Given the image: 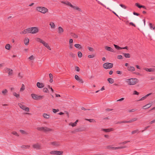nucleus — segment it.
I'll use <instances>...</instances> for the list:
<instances>
[{"mask_svg": "<svg viewBox=\"0 0 155 155\" xmlns=\"http://www.w3.org/2000/svg\"><path fill=\"white\" fill-rule=\"evenodd\" d=\"M61 2L62 3L68 6H70L74 10H76L79 12H81L82 11L81 9L78 7L75 4L74 5H72L70 2L67 1H62Z\"/></svg>", "mask_w": 155, "mask_h": 155, "instance_id": "1", "label": "nucleus"}, {"mask_svg": "<svg viewBox=\"0 0 155 155\" xmlns=\"http://www.w3.org/2000/svg\"><path fill=\"white\" fill-rule=\"evenodd\" d=\"M125 81L129 85H134L138 83L139 81L137 78H130L126 79Z\"/></svg>", "mask_w": 155, "mask_h": 155, "instance_id": "2", "label": "nucleus"}, {"mask_svg": "<svg viewBox=\"0 0 155 155\" xmlns=\"http://www.w3.org/2000/svg\"><path fill=\"white\" fill-rule=\"evenodd\" d=\"M36 10L42 14H45L48 13V10L46 7L42 6H38L36 8Z\"/></svg>", "mask_w": 155, "mask_h": 155, "instance_id": "3", "label": "nucleus"}, {"mask_svg": "<svg viewBox=\"0 0 155 155\" xmlns=\"http://www.w3.org/2000/svg\"><path fill=\"white\" fill-rule=\"evenodd\" d=\"M28 28L29 33L33 34H37L39 31L38 28L37 27H32Z\"/></svg>", "mask_w": 155, "mask_h": 155, "instance_id": "4", "label": "nucleus"}, {"mask_svg": "<svg viewBox=\"0 0 155 155\" xmlns=\"http://www.w3.org/2000/svg\"><path fill=\"white\" fill-rule=\"evenodd\" d=\"M31 95L32 98L34 100H39L44 98L43 96L39 95L34 93L31 94Z\"/></svg>", "mask_w": 155, "mask_h": 155, "instance_id": "5", "label": "nucleus"}, {"mask_svg": "<svg viewBox=\"0 0 155 155\" xmlns=\"http://www.w3.org/2000/svg\"><path fill=\"white\" fill-rule=\"evenodd\" d=\"M36 129L38 130L43 131L45 132L50 131L52 130L51 129L45 127H38Z\"/></svg>", "mask_w": 155, "mask_h": 155, "instance_id": "6", "label": "nucleus"}, {"mask_svg": "<svg viewBox=\"0 0 155 155\" xmlns=\"http://www.w3.org/2000/svg\"><path fill=\"white\" fill-rule=\"evenodd\" d=\"M5 72L8 74V76L9 77L12 76L13 74V70L10 68L5 67L4 69Z\"/></svg>", "mask_w": 155, "mask_h": 155, "instance_id": "7", "label": "nucleus"}, {"mask_svg": "<svg viewBox=\"0 0 155 155\" xmlns=\"http://www.w3.org/2000/svg\"><path fill=\"white\" fill-rule=\"evenodd\" d=\"M50 153L52 155H63V151L62 150H54L51 151Z\"/></svg>", "mask_w": 155, "mask_h": 155, "instance_id": "8", "label": "nucleus"}, {"mask_svg": "<svg viewBox=\"0 0 155 155\" xmlns=\"http://www.w3.org/2000/svg\"><path fill=\"white\" fill-rule=\"evenodd\" d=\"M18 105L20 108L28 112L29 111V108L28 107H27L26 106L23 105L21 103H18Z\"/></svg>", "mask_w": 155, "mask_h": 155, "instance_id": "9", "label": "nucleus"}, {"mask_svg": "<svg viewBox=\"0 0 155 155\" xmlns=\"http://www.w3.org/2000/svg\"><path fill=\"white\" fill-rule=\"evenodd\" d=\"M113 64L111 63H106L103 65V68L106 69H110L113 67Z\"/></svg>", "mask_w": 155, "mask_h": 155, "instance_id": "10", "label": "nucleus"}, {"mask_svg": "<svg viewBox=\"0 0 155 155\" xmlns=\"http://www.w3.org/2000/svg\"><path fill=\"white\" fill-rule=\"evenodd\" d=\"M33 147L37 150H40L41 149V144L38 143H36L32 145Z\"/></svg>", "mask_w": 155, "mask_h": 155, "instance_id": "11", "label": "nucleus"}, {"mask_svg": "<svg viewBox=\"0 0 155 155\" xmlns=\"http://www.w3.org/2000/svg\"><path fill=\"white\" fill-rule=\"evenodd\" d=\"M42 44L48 50H51V48L48 43L44 41Z\"/></svg>", "mask_w": 155, "mask_h": 155, "instance_id": "12", "label": "nucleus"}, {"mask_svg": "<svg viewBox=\"0 0 155 155\" xmlns=\"http://www.w3.org/2000/svg\"><path fill=\"white\" fill-rule=\"evenodd\" d=\"M101 131H104L106 133H108L113 131L114 130L112 128L108 129L102 128L101 130Z\"/></svg>", "mask_w": 155, "mask_h": 155, "instance_id": "13", "label": "nucleus"}, {"mask_svg": "<svg viewBox=\"0 0 155 155\" xmlns=\"http://www.w3.org/2000/svg\"><path fill=\"white\" fill-rule=\"evenodd\" d=\"M64 32V30L61 26H59L58 28V32L59 34H61Z\"/></svg>", "mask_w": 155, "mask_h": 155, "instance_id": "14", "label": "nucleus"}, {"mask_svg": "<svg viewBox=\"0 0 155 155\" xmlns=\"http://www.w3.org/2000/svg\"><path fill=\"white\" fill-rule=\"evenodd\" d=\"M49 25L51 29H54L55 28L56 25L53 22L50 21L49 23Z\"/></svg>", "mask_w": 155, "mask_h": 155, "instance_id": "15", "label": "nucleus"}, {"mask_svg": "<svg viewBox=\"0 0 155 155\" xmlns=\"http://www.w3.org/2000/svg\"><path fill=\"white\" fill-rule=\"evenodd\" d=\"M37 86L39 88H43L45 85L43 83H41L39 82H38L36 84Z\"/></svg>", "mask_w": 155, "mask_h": 155, "instance_id": "16", "label": "nucleus"}, {"mask_svg": "<svg viewBox=\"0 0 155 155\" xmlns=\"http://www.w3.org/2000/svg\"><path fill=\"white\" fill-rule=\"evenodd\" d=\"M152 104L151 103L148 104L143 106V107L142 108L143 109H147L151 107L152 106Z\"/></svg>", "mask_w": 155, "mask_h": 155, "instance_id": "17", "label": "nucleus"}, {"mask_svg": "<svg viewBox=\"0 0 155 155\" xmlns=\"http://www.w3.org/2000/svg\"><path fill=\"white\" fill-rule=\"evenodd\" d=\"M127 70L130 71L132 72L135 71V68L134 67L131 66H129L127 67Z\"/></svg>", "mask_w": 155, "mask_h": 155, "instance_id": "18", "label": "nucleus"}, {"mask_svg": "<svg viewBox=\"0 0 155 155\" xmlns=\"http://www.w3.org/2000/svg\"><path fill=\"white\" fill-rule=\"evenodd\" d=\"M28 33H29L28 28L24 30L23 31L20 32V34L21 35H25Z\"/></svg>", "mask_w": 155, "mask_h": 155, "instance_id": "19", "label": "nucleus"}, {"mask_svg": "<svg viewBox=\"0 0 155 155\" xmlns=\"http://www.w3.org/2000/svg\"><path fill=\"white\" fill-rule=\"evenodd\" d=\"M143 69L144 70L147 72H152L154 71V69L152 68H144Z\"/></svg>", "mask_w": 155, "mask_h": 155, "instance_id": "20", "label": "nucleus"}, {"mask_svg": "<svg viewBox=\"0 0 155 155\" xmlns=\"http://www.w3.org/2000/svg\"><path fill=\"white\" fill-rule=\"evenodd\" d=\"M24 42L25 45H28L29 43V39L28 38H25L24 40Z\"/></svg>", "mask_w": 155, "mask_h": 155, "instance_id": "21", "label": "nucleus"}, {"mask_svg": "<svg viewBox=\"0 0 155 155\" xmlns=\"http://www.w3.org/2000/svg\"><path fill=\"white\" fill-rule=\"evenodd\" d=\"M43 117L45 119H48L50 118V115L46 113H44L43 114Z\"/></svg>", "mask_w": 155, "mask_h": 155, "instance_id": "22", "label": "nucleus"}, {"mask_svg": "<svg viewBox=\"0 0 155 155\" xmlns=\"http://www.w3.org/2000/svg\"><path fill=\"white\" fill-rule=\"evenodd\" d=\"M149 26L150 29L151 30H154L155 32V26L153 25L151 23H150L149 24Z\"/></svg>", "mask_w": 155, "mask_h": 155, "instance_id": "23", "label": "nucleus"}, {"mask_svg": "<svg viewBox=\"0 0 155 155\" xmlns=\"http://www.w3.org/2000/svg\"><path fill=\"white\" fill-rule=\"evenodd\" d=\"M2 93L4 96H6L7 95L8 91L6 89H4L2 91Z\"/></svg>", "mask_w": 155, "mask_h": 155, "instance_id": "24", "label": "nucleus"}, {"mask_svg": "<svg viewBox=\"0 0 155 155\" xmlns=\"http://www.w3.org/2000/svg\"><path fill=\"white\" fill-rule=\"evenodd\" d=\"M104 48L105 49L108 51L112 52L114 51L113 49L110 47L106 46L104 47Z\"/></svg>", "mask_w": 155, "mask_h": 155, "instance_id": "25", "label": "nucleus"}, {"mask_svg": "<svg viewBox=\"0 0 155 155\" xmlns=\"http://www.w3.org/2000/svg\"><path fill=\"white\" fill-rule=\"evenodd\" d=\"M125 147H111L110 148L113 150H117L120 149L122 148H125Z\"/></svg>", "mask_w": 155, "mask_h": 155, "instance_id": "26", "label": "nucleus"}, {"mask_svg": "<svg viewBox=\"0 0 155 155\" xmlns=\"http://www.w3.org/2000/svg\"><path fill=\"white\" fill-rule=\"evenodd\" d=\"M51 144L52 146L57 147L60 145L59 143L58 142H52L51 143Z\"/></svg>", "mask_w": 155, "mask_h": 155, "instance_id": "27", "label": "nucleus"}, {"mask_svg": "<svg viewBox=\"0 0 155 155\" xmlns=\"http://www.w3.org/2000/svg\"><path fill=\"white\" fill-rule=\"evenodd\" d=\"M137 118H133L130 120H129L127 121V122L128 123H132L133 122L135 121H137Z\"/></svg>", "mask_w": 155, "mask_h": 155, "instance_id": "28", "label": "nucleus"}, {"mask_svg": "<svg viewBox=\"0 0 155 155\" xmlns=\"http://www.w3.org/2000/svg\"><path fill=\"white\" fill-rule=\"evenodd\" d=\"M13 95L15 96L16 98H19L20 97V94H17L15 92H14L12 93Z\"/></svg>", "mask_w": 155, "mask_h": 155, "instance_id": "29", "label": "nucleus"}, {"mask_svg": "<svg viewBox=\"0 0 155 155\" xmlns=\"http://www.w3.org/2000/svg\"><path fill=\"white\" fill-rule=\"evenodd\" d=\"M49 78H50V80H49V82L50 83H52L53 82V76L52 74H51V73L49 74Z\"/></svg>", "mask_w": 155, "mask_h": 155, "instance_id": "30", "label": "nucleus"}, {"mask_svg": "<svg viewBox=\"0 0 155 155\" xmlns=\"http://www.w3.org/2000/svg\"><path fill=\"white\" fill-rule=\"evenodd\" d=\"M107 81L110 84H111L113 83L114 82V79L110 78H108L107 79Z\"/></svg>", "mask_w": 155, "mask_h": 155, "instance_id": "31", "label": "nucleus"}, {"mask_svg": "<svg viewBox=\"0 0 155 155\" xmlns=\"http://www.w3.org/2000/svg\"><path fill=\"white\" fill-rule=\"evenodd\" d=\"M74 46L77 48L79 49H81L82 47L79 44H75L74 45Z\"/></svg>", "mask_w": 155, "mask_h": 155, "instance_id": "32", "label": "nucleus"}, {"mask_svg": "<svg viewBox=\"0 0 155 155\" xmlns=\"http://www.w3.org/2000/svg\"><path fill=\"white\" fill-rule=\"evenodd\" d=\"M86 120H87L89 121L91 123H95L96 122V120L93 119H85Z\"/></svg>", "mask_w": 155, "mask_h": 155, "instance_id": "33", "label": "nucleus"}, {"mask_svg": "<svg viewBox=\"0 0 155 155\" xmlns=\"http://www.w3.org/2000/svg\"><path fill=\"white\" fill-rule=\"evenodd\" d=\"M30 147V145H23L21 146V147L22 148L24 149L29 148Z\"/></svg>", "mask_w": 155, "mask_h": 155, "instance_id": "34", "label": "nucleus"}, {"mask_svg": "<svg viewBox=\"0 0 155 155\" xmlns=\"http://www.w3.org/2000/svg\"><path fill=\"white\" fill-rule=\"evenodd\" d=\"M123 54L126 58H130V55L129 54L123 53Z\"/></svg>", "mask_w": 155, "mask_h": 155, "instance_id": "35", "label": "nucleus"}, {"mask_svg": "<svg viewBox=\"0 0 155 155\" xmlns=\"http://www.w3.org/2000/svg\"><path fill=\"white\" fill-rule=\"evenodd\" d=\"M25 89V87L24 85L23 84H22L21 85V88L20 91H24Z\"/></svg>", "mask_w": 155, "mask_h": 155, "instance_id": "36", "label": "nucleus"}, {"mask_svg": "<svg viewBox=\"0 0 155 155\" xmlns=\"http://www.w3.org/2000/svg\"><path fill=\"white\" fill-rule=\"evenodd\" d=\"M139 131L138 130H133L132 131L131 134H138L139 133Z\"/></svg>", "mask_w": 155, "mask_h": 155, "instance_id": "37", "label": "nucleus"}, {"mask_svg": "<svg viewBox=\"0 0 155 155\" xmlns=\"http://www.w3.org/2000/svg\"><path fill=\"white\" fill-rule=\"evenodd\" d=\"M36 40L37 41L40 42V43H41V44L42 43H43V41H44V40H42L41 39L39 38H36Z\"/></svg>", "mask_w": 155, "mask_h": 155, "instance_id": "38", "label": "nucleus"}, {"mask_svg": "<svg viewBox=\"0 0 155 155\" xmlns=\"http://www.w3.org/2000/svg\"><path fill=\"white\" fill-rule=\"evenodd\" d=\"M69 125L70 126H71L72 127H74L76 126V123H72L71 122L69 124Z\"/></svg>", "mask_w": 155, "mask_h": 155, "instance_id": "39", "label": "nucleus"}, {"mask_svg": "<svg viewBox=\"0 0 155 155\" xmlns=\"http://www.w3.org/2000/svg\"><path fill=\"white\" fill-rule=\"evenodd\" d=\"M10 47V45L9 44H7L5 46V48L7 50H9Z\"/></svg>", "mask_w": 155, "mask_h": 155, "instance_id": "40", "label": "nucleus"}, {"mask_svg": "<svg viewBox=\"0 0 155 155\" xmlns=\"http://www.w3.org/2000/svg\"><path fill=\"white\" fill-rule=\"evenodd\" d=\"M19 131L20 133H21L22 134H27V132L25 130H19Z\"/></svg>", "mask_w": 155, "mask_h": 155, "instance_id": "41", "label": "nucleus"}, {"mask_svg": "<svg viewBox=\"0 0 155 155\" xmlns=\"http://www.w3.org/2000/svg\"><path fill=\"white\" fill-rule=\"evenodd\" d=\"M78 56L79 58H81L82 56V54L81 52L80 51H78Z\"/></svg>", "mask_w": 155, "mask_h": 155, "instance_id": "42", "label": "nucleus"}, {"mask_svg": "<svg viewBox=\"0 0 155 155\" xmlns=\"http://www.w3.org/2000/svg\"><path fill=\"white\" fill-rule=\"evenodd\" d=\"M115 48L118 50L122 49V48L119 47L118 46L115 45V44L114 45Z\"/></svg>", "mask_w": 155, "mask_h": 155, "instance_id": "43", "label": "nucleus"}, {"mask_svg": "<svg viewBox=\"0 0 155 155\" xmlns=\"http://www.w3.org/2000/svg\"><path fill=\"white\" fill-rule=\"evenodd\" d=\"M28 59L30 60H33L35 59V57L34 55H31L29 58Z\"/></svg>", "mask_w": 155, "mask_h": 155, "instance_id": "44", "label": "nucleus"}, {"mask_svg": "<svg viewBox=\"0 0 155 155\" xmlns=\"http://www.w3.org/2000/svg\"><path fill=\"white\" fill-rule=\"evenodd\" d=\"M43 91L44 92L48 93V88L46 87H45L43 89Z\"/></svg>", "mask_w": 155, "mask_h": 155, "instance_id": "45", "label": "nucleus"}, {"mask_svg": "<svg viewBox=\"0 0 155 155\" xmlns=\"http://www.w3.org/2000/svg\"><path fill=\"white\" fill-rule=\"evenodd\" d=\"M135 5L138 8H142V5H140L139 3H136L135 4Z\"/></svg>", "mask_w": 155, "mask_h": 155, "instance_id": "46", "label": "nucleus"}, {"mask_svg": "<svg viewBox=\"0 0 155 155\" xmlns=\"http://www.w3.org/2000/svg\"><path fill=\"white\" fill-rule=\"evenodd\" d=\"M12 134L14 135H15L17 136H19L18 134L15 131H13L12 132Z\"/></svg>", "mask_w": 155, "mask_h": 155, "instance_id": "47", "label": "nucleus"}, {"mask_svg": "<svg viewBox=\"0 0 155 155\" xmlns=\"http://www.w3.org/2000/svg\"><path fill=\"white\" fill-rule=\"evenodd\" d=\"M74 78L77 81H78L79 79L80 78L78 75H75L74 76Z\"/></svg>", "mask_w": 155, "mask_h": 155, "instance_id": "48", "label": "nucleus"}, {"mask_svg": "<svg viewBox=\"0 0 155 155\" xmlns=\"http://www.w3.org/2000/svg\"><path fill=\"white\" fill-rule=\"evenodd\" d=\"M23 75L21 73H19L18 74V77L20 78H21L23 77Z\"/></svg>", "mask_w": 155, "mask_h": 155, "instance_id": "49", "label": "nucleus"}, {"mask_svg": "<svg viewBox=\"0 0 155 155\" xmlns=\"http://www.w3.org/2000/svg\"><path fill=\"white\" fill-rule=\"evenodd\" d=\"M146 98L147 97H146L145 96L144 97H142L141 98H140L139 100V101H142L146 99Z\"/></svg>", "mask_w": 155, "mask_h": 155, "instance_id": "50", "label": "nucleus"}, {"mask_svg": "<svg viewBox=\"0 0 155 155\" xmlns=\"http://www.w3.org/2000/svg\"><path fill=\"white\" fill-rule=\"evenodd\" d=\"M72 36L75 38H77L78 37V35L75 34H73Z\"/></svg>", "mask_w": 155, "mask_h": 155, "instance_id": "51", "label": "nucleus"}, {"mask_svg": "<svg viewBox=\"0 0 155 155\" xmlns=\"http://www.w3.org/2000/svg\"><path fill=\"white\" fill-rule=\"evenodd\" d=\"M52 111L54 113H56L57 112L59 111L58 109H52Z\"/></svg>", "mask_w": 155, "mask_h": 155, "instance_id": "52", "label": "nucleus"}, {"mask_svg": "<svg viewBox=\"0 0 155 155\" xmlns=\"http://www.w3.org/2000/svg\"><path fill=\"white\" fill-rule=\"evenodd\" d=\"M87 48H88L89 50L90 51H94L93 48H92L91 47H88Z\"/></svg>", "mask_w": 155, "mask_h": 155, "instance_id": "53", "label": "nucleus"}, {"mask_svg": "<svg viewBox=\"0 0 155 155\" xmlns=\"http://www.w3.org/2000/svg\"><path fill=\"white\" fill-rule=\"evenodd\" d=\"M94 57V54L89 55L88 56V58H93Z\"/></svg>", "mask_w": 155, "mask_h": 155, "instance_id": "54", "label": "nucleus"}, {"mask_svg": "<svg viewBox=\"0 0 155 155\" xmlns=\"http://www.w3.org/2000/svg\"><path fill=\"white\" fill-rule=\"evenodd\" d=\"M70 55L72 57H75V54L72 53H71L70 54Z\"/></svg>", "mask_w": 155, "mask_h": 155, "instance_id": "55", "label": "nucleus"}, {"mask_svg": "<svg viewBox=\"0 0 155 155\" xmlns=\"http://www.w3.org/2000/svg\"><path fill=\"white\" fill-rule=\"evenodd\" d=\"M117 58L120 59H121L123 58V57L122 55H119L117 56Z\"/></svg>", "mask_w": 155, "mask_h": 155, "instance_id": "56", "label": "nucleus"}, {"mask_svg": "<svg viewBox=\"0 0 155 155\" xmlns=\"http://www.w3.org/2000/svg\"><path fill=\"white\" fill-rule=\"evenodd\" d=\"M133 94L138 95L139 94V93L137 91H134Z\"/></svg>", "mask_w": 155, "mask_h": 155, "instance_id": "57", "label": "nucleus"}, {"mask_svg": "<svg viewBox=\"0 0 155 155\" xmlns=\"http://www.w3.org/2000/svg\"><path fill=\"white\" fill-rule=\"evenodd\" d=\"M75 69L77 71H79L80 70V69L77 66L75 67Z\"/></svg>", "mask_w": 155, "mask_h": 155, "instance_id": "58", "label": "nucleus"}, {"mask_svg": "<svg viewBox=\"0 0 155 155\" xmlns=\"http://www.w3.org/2000/svg\"><path fill=\"white\" fill-rule=\"evenodd\" d=\"M120 5L122 8H124V9H126V7L125 5L122 4H120Z\"/></svg>", "mask_w": 155, "mask_h": 155, "instance_id": "59", "label": "nucleus"}, {"mask_svg": "<svg viewBox=\"0 0 155 155\" xmlns=\"http://www.w3.org/2000/svg\"><path fill=\"white\" fill-rule=\"evenodd\" d=\"M79 82H80L81 83H84V81L81 78L79 79V80L78 81Z\"/></svg>", "mask_w": 155, "mask_h": 155, "instance_id": "60", "label": "nucleus"}, {"mask_svg": "<svg viewBox=\"0 0 155 155\" xmlns=\"http://www.w3.org/2000/svg\"><path fill=\"white\" fill-rule=\"evenodd\" d=\"M130 141H125L124 142H122L121 144H124L125 143H127L129 142Z\"/></svg>", "mask_w": 155, "mask_h": 155, "instance_id": "61", "label": "nucleus"}, {"mask_svg": "<svg viewBox=\"0 0 155 155\" xmlns=\"http://www.w3.org/2000/svg\"><path fill=\"white\" fill-rule=\"evenodd\" d=\"M116 73L118 74H122V72L119 71H116Z\"/></svg>", "mask_w": 155, "mask_h": 155, "instance_id": "62", "label": "nucleus"}, {"mask_svg": "<svg viewBox=\"0 0 155 155\" xmlns=\"http://www.w3.org/2000/svg\"><path fill=\"white\" fill-rule=\"evenodd\" d=\"M124 99V98H122L120 99H119L117 101H123Z\"/></svg>", "mask_w": 155, "mask_h": 155, "instance_id": "63", "label": "nucleus"}, {"mask_svg": "<svg viewBox=\"0 0 155 155\" xmlns=\"http://www.w3.org/2000/svg\"><path fill=\"white\" fill-rule=\"evenodd\" d=\"M155 122V120H153L152 121H151L150 122V124H152L153 123H154Z\"/></svg>", "mask_w": 155, "mask_h": 155, "instance_id": "64", "label": "nucleus"}]
</instances>
